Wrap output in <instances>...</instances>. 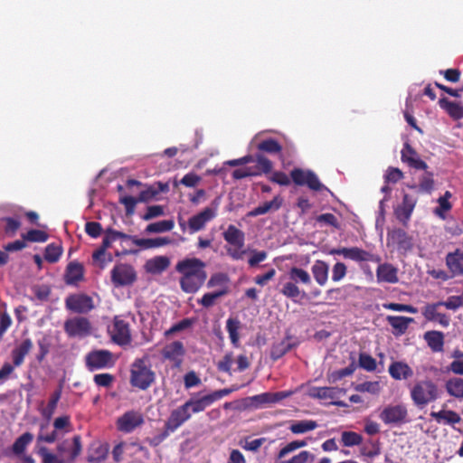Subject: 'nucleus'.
I'll return each instance as SVG.
<instances>
[{
  "label": "nucleus",
  "mask_w": 463,
  "mask_h": 463,
  "mask_svg": "<svg viewBox=\"0 0 463 463\" xmlns=\"http://www.w3.org/2000/svg\"><path fill=\"white\" fill-rule=\"evenodd\" d=\"M206 263L197 258H185L175 265V270L181 274V289L188 294L197 292L207 279Z\"/></svg>",
  "instance_id": "nucleus-1"
},
{
  "label": "nucleus",
  "mask_w": 463,
  "mask_h": 463,
  "mask_svg": "<svg viewBox=\"0 0 463 463\" xmlns=\"http://www.w3.org/2000/svg\"><path fill=\"white\" fill-rule=\"evenodd\" d=\"M440 396L437 383L430 379L417 381L410 389V397L414 406L419 409L436 402Z\"/></svg>",
  "instance_id": "nucleus-2"
},
{
  "label": "nucleus",
  "mask_w": 463,
  "mask_h": 463,
  "mask_svg": "<svg viewBox=\"0 0 463 463\" xmlns=\"http://www.w3.org/2000/svg\"><path fill=\"white\" fill-rule=\"evenodd\" d=\"M156 381V373L147 364L146 358H137L131 364L130 384L142 391L147 390Z\"/></svg>",
  "instance_id": "nucleus-3"
},
{
  "label": "nucleus",
  "mask_w": 463,
  "mask_h": 463,
  "mask_svg": "<svg viewBox=\"0 0 463 463\" xmlns=\"http://www.w3.org/2000/svg\"><path fill=\"white\" fill-rule=\"evenodd\" d=\"M289 281L286 282L280 292L287 298L295 300L298 297L305 298L306 293L301 291L298 284L301 285H311L312 279L309 273L298 267H292L288 272Z\"/></svg>",
  "instance_id": "nucleus-4"
},
{
  "label": "nucleus",
  "mask_w": 463,
  "mask_h": 463,
  "mask_svg": "<svg viewBox=\"0 0 463 463\" xmlns=\"http://www.w3.org/2000/svg\"><path fill=\"white\" fill-rule=\"evenodd\" d=\"M222 237L228 243V246H225L227 254L235 260L242 259L245 253L243 250L245 245L244 232L235 225L230 224L226 231L222 232Z\"/></svg>",
  "instance_id": "nucleus-5"
},
{
  "label": "nucleus",
  "mask_w": 463,
  "mask_h": 463,
  "mask_svg": "<svg viewBox=\"0 0 463 463\" xmlns=\"http://www.w3.org/2000/svg\"><path fill=\"white\" fill-rule=\"evenodd\" d=\"M273 164L265 155L256 154V165L254 166H246L235 169L232 172V177L236 180L246 177L260 176L271 173Z\"/></svg>",
  "instance_id": "nucleus-6"
},
{
  "label": "nucleus",
  "mask_w": 463,
  "mask_h": 463,
  "mask_svg": "<svg viewBox=\"0 0 463 463\" xmlns=\"http://www.w3.org/2000/svg\"><path fill=\"white\" fill-rule=\"evenodd\" d=\"M114 364L113 354L109 350H92L85 355V365L90 372L110 368Z\"/></svg>",
  "instance_id": "nucleus-7"
},
{
  "label": "nucleus",
  "mask_w": 463,
  "mask_h": 463,
  "mask_svg": "<svg viewBox=\"0 0 463 463\" xmlns=\"http://www.w3.org/2000/svg\"><path fill=\"white\" fill-rule=\"evenodd\" d=\"M379 418L386 425H402L409 421L405 404H390L383 409Z\"/></svg>",
  "instance_id": "nucleus-8"
},
{
  "label": "nucleus",
  "mask_w": 463,
  "mask_h": 463,
  "mask_svg": "<svg viewBox=\"0 0 463 463\" xmlns=\"http://www.w3.org/2000/svg\"><path fill=\"white\" fill-rule=\"evenodd\" d=\"M290 177L297 185H307L313 191H321L326 189L319 181L317 175L311 170H303L301 168H294L290 172Z\"/></svg>",
  "instance_id": "nucleus-9"
},
{
  "label": "nucleus",
  "mask_w": 463,
  "mask_h": 463,
  "mask_svg": "<svg viewBox=\"0 0 463 463\" xmlns=\"http://www.w3.org/2000/svg\"><path fill=\"white\" fill-rule=\"evenodd\" d=\"M63 328L69 337L83 338L91 333V324L84 317H75L67 319L64 322Z\"/></svg>",
  "instance_id": "nucleus-10"
},
{
  "label": "nucleus",
  "mask_w": 463,
  "mask_h": 463,
  "mask_svg": "<svg viewBox=\"0 0 463 463\" xmlns=\"http://www.w3.org/2000/svg\"><path fill=\"white\" fill-rule=\"evenodd\" d=\"M109 334L111 340L120 346H125L131 343L129 324L118 316L114 317L112 326L109 328Z\"/></svg>",
  "instance_id": "nucleus-11"
},
{
  "label": "nucleus",
  "mask_w": 463,
  "mask_h": 463,
  "mask_svg": "<svg viewBox=\"0 0 463 463\" xmlns=\"http://www.w3.org/2000/svg\"><path fill=\"white\" fill-rule=\"evenodd\" d=\"M48 427L47 423L40 425V430L37 435V443H53L58 439V430H65L71 427V418L68 415L58 417L53 421L54 430L51 433H44L43 430Z\"/></svg>",
  "instance_id": "nucleus-12"
},
{
  "label": "nucleus",
  "mask_w": 463,
  "mask_h": 463,
  "mask_svg": "<svg viewBox=\"0 0 463 463\" xmlns=\"http://www.w3.org/2000/svg\"><path fill=\"white\" fill-rule=\"evenodd\" d=\"M137 279L134 268L127 263H119L111 270V281L116 287L133 284Z\"/></svg>",
  "instance_id": "nucleus-13"
},
{
  "label": "nucleus",
  "mask_w": 463,
  "mask_h": 463,
  "mask_svg": "<svg viewBox=\"0 0 463 463\" xmlns=\"http://www.w3.org/2000/svg\"><path fill=\"white\" fill-rule=\"evenodd\" d=\"M387 245H393L397 250L405 254L413 248V239L401 228L393 229L387 233Z\"/></svg>",
  "instance_id": "nucleus-14"
},
{
  "label": "nucleus",
  "mask_w": 463,
  "mask_h": 463,
  "mask_svg": "<svg viewBox=\"0 0 463 463\" xmlns=\"http://www.w3.org/2000/svg\"><path fill=\"white\" fill-rule=\"evenodd\" d=\"M65 307L78 314H87L94 308L92 298L86 294H71L65 299Z\"/></svg>",
  "instance_id": "nucleus-15"
},
{
  "label": "nucleus",
  "mask_w": 463,
  "mask_h": 463,
  "mask_svg": "<svg viewBox=\"0 0 463 463\" xmlns=\"http://www.w3.org/2000/svg\"><path fill=\"white\" fill-rule=\"evenodd\" d=\"M143 414L137 411H128L117 420V428L119 431L130 433L144 424Z\"/></svg>",
  "instance_id": "nucleus-16"
},
{
  "label": "nucleus",
  "mask_w": 463,
  "mask_h": 463,
  "mask_svg": "<svg viewBox=\"0 0 463 463\" xmlns=\"http://www.w3.org/2000/svg\"><path fill=\"white\" fill-rule=\"evenodd\" d=\"M217 215V205L206 207L199 213L189 218L187 226L190 233L197 232L205 227V224L214 219Z\"/></svg>",
  "instance_id": "nucleus-17"
},
{
  "label": "nucleus",
  "mask_w": 463,
  "mask_h": 463,
  "mask_svg": "<svg viewBox=\"0 0 463 463\" xmlns=\"http://www.w3.org/2000/svg\"><path fill=\"white\" fill-rule=\"evenodd\" d=\"M340 393H345V389L337 388V387H315L312 389L310 395L313 398L326 400L330 399L333 400L330 404L335 405L338 407H348V404L343 401H336L335 399L338 397Z\"/></svg>",
  "instance_id": "nucleus-18"
},
{
  "label": "nucleus",
  "mask_w": 463,
  "mask_h": 463,
  "mask_svg": "<svg viewBox=\"0 0 463 463\" xmlns=\"http://www.w3.org/2000/svg\"><path fill=\"white\" fill-rule=\"evenodd\" d=\"M191 419V411H188L182 404L170 412L164 427L170 432H175L184 422Z\"/></svg>",
  "instance_id": "nucleus-19"
},
{
  "label": "nucleus",
  "mask_w": 463,
  "mask_h": 463,
  "mask_svg": "<svg viewBox=\"0 0 463 463\" xmlns=\"http://www.w3.org/2000/svg\"><path fill=\"white\" fill-rule=\"evenodd\" d=\"M439 307H441L440 302L426 304L421 311L422 316L427 321L437 322L443 327H448L450 317L445 313L439 312Z\"/></svg>",
  "instance_id": "nucleus-20"
},
{
  "label": "nucleus",
  "mask_w": 463,
  "mask_h": 463,
  "mask_svg": "<svg viewBox=\"0 0 463 463\" xmlns=\"http://www.w3.org/2000/svg\"><path fill=\"white\" fill-rule=\"evenodd\" d=\"M401 158L403 163H406L410 167L417 170H426L429 168L426 162L421 160L416 150L408 143H404L401 151Z\"/></svg>",
  "instance_id": "nucleus-21"
},
{
  "label": "nucleus",
  "mask_w": 463,
  "mask_h": 463,
  "mask_svg": "<svg viewBox=\"0 0 463 463\" xmlns=\"http://www.w3.org/2000/svg\"><path fill=\"white\" fill-rule=\"evenodd\" d=\"M184 354V346L181 341H174L166 345L162 350L163 357L173 362L175 367L182 364Z\"/></svg>",
  "instance_id": "nucleus-22"
},
{
  "label": "nucleus",
  "mask_w": 463,
  "mask_h": 463,
  "mask_svg": "<svg viewBox=\"0 0 463 463\" xmlns=\"http://www.w3.org/2000/svg\"><path fill=\"white\" fill-rule=\"evenodd\" d=\"M445 260L451 277L463 276V250L457 249L449 252Z\"/></svg>",
  "instance_id": "nucleus-23"
},
{
  "label": "nucleus",
  "mask_w": 463,
  "mask_h": 463,
  "mask_svg": "<svg viewBox=\"0 0 463 463\" xmlns=\"http://www.w3.org/2000/svg\"><path fill=\"white\" fill-rule=\"evenodd\" d=\"M388 373L395 381L408 380L413 375L412 368L402 361L392 362L389 365Z\"/></svg>",
  "instance_id": "nucleus-24"
},
{
  "label": "nucleus",
  "mask_w": 463,
  "mask_h": 463,
  "mask_svg": "<svg viewBox=\"0 0 463 463\" xmlns=\"http://www.w3.org/2000/svg\"><path fill=\"white\" fill-rule=\"evenodd\" d=\"M84 279L83 265L78 261L70 262L65 269L64 281L67 285H77Z\"/></svg>",
  "instance_id": "nucleus-25"
},
{
  "label": "nucleus",
  "mask_w": 463,
  "mask_h": 463,
  "mask_svg": "<svg viewBox=\"0 0 463 463\" xmlns=\"http://www.w3.org/2000/svg\"><path fill=\"white\" fill-rule=\"evenodd\" d=\"M376 278L378 282L395 284L399 281L398 269L390 263L379 264Z\"/></svg>",
  "instance_id": "nucleus-26"
},
{
  "label": "nucleus",
  "mask_w": 463,
  "mask_h": 463,
  "mask_svg": "<svg viewBox=\"0 0 463 463\" xmlns=\"http://www.w3.org/2000/svg\"><path fill=\"white\" fill-rule=\"evenodd\" d=\"M350 259L352 260L362 262H374V263H380L381 262V257L377 254H373L372 252H369L367 250H364L358 247H352L347 248V253L346 258Z\"/></svg>",
  "instance_id": "nucleus-27"
},
{
  "label": "nucleus",
  "mask_w": 463,
  "mask_h": 463,
  "mask_svg": "<svg viewBox=\"0 0 463 463\" xmlns=\"http://www.w3.org/2000/svg\"><path fill=\"white\" fill-rule=\"evenodd\" d=\"M212 404L213 402L209 394H205L201 397L192 396L183 405L188 411H191L192 415L203 411Z\"/></svg>",
  "instance_id": "nucleus-28"
},
{
  "label": "nucleus",
  "mask_w": 463,
  "mask_h": 463,
  "mask_svg": "<svg viewBox=\"0 0 463 463\" xmlns=\"http://www.w3.org/2000/svg\"><path fill=\"white\" fill-rule=\"evenodd\" d=\"M283 203V199L277 195L271 201L265 202L264 203L259 205L258 207L252 209L247 213L248 217H256L259 215L266 214L269 212L278 211Z\"/></svg>",
  "instance_id": "nucleus-29"
},
{
  "label": "nucleus",
  "mask_w": 463,
  "mask_h": 463,
  "mask_svg": "<svg viewBox=\"0 0 463 463\" xmlns=\"http://www.w3.org/2000/svg\"><path fill=\"white\" fill-rule=\"evenodd\" d=\"M33 341L30 338H25L22 343L12 351V359L14 366H20L24 364L25 356L30 353L33 348Z\"/></svg>",
  "instance_id": "nucleus-30"
},
{
  "label": "nucleus",
  "mask_w": 463,
  "mask_h": 463,
  "mask_svg": "<svg viewBox=\"0 0 463 463\" xmlns=\"http://www.w3.org/2000/svg\"><path fill=\"white\" fill-rule=\"evenodd\" d=\"M257 149L259 151L257 154L264 155V153H267L269 155H279V158L283 160V156L281 154L282 146L275 138L269 137L261 140L258 143Z\"/></svg>",
  "instance_id": "nucleus-31"
},
{
  "label": "nucleus",
  "mask_w": 463,
  "mask_h": 463,
  "mask_svg": "<svg viewBox=\"0 0 463 463\" xmlns=\"http://www.w3.org/2000/svg\"><path fill=\"white\" fill-rule=\"evenodd\" d=\"M386 319L389 325L395 330L393 332L395 335L405 334L409 326L414 322L412 317L402 316H388Z\"/></svg>",
  "instance_id": "nucleus-32"
},
{
  "label": "nucleus",
  "mask_w": 463,
  "mask_h": 463,
  "mask_svg": "<svg viewBox=\"0 0 463 463\" xmlns=\"http://www.w3.org/2000/svg\"><path fill=\"white\" fill-rule=\"evenodd\" d=\"M328 264L321 260H317L311 267V272L319 286H325L328 279Z\"/></svg>",
  "instance_id": "nucleus-33"
},
{
  "label": "nucleus",
  "mask_w": 463,
  "mask_h": 463,
  "mask_svg": "<svg viewBox=\"0 0 463 463\" xmlns=\"http://www.w3.org/2000/svg\"><path fill=\"white\" fill-rule=\"evenodd\" d=\"M430 417L438 423L454 425L461 421L459 414L451 410H441L439 411H431Z\"/></svg>",
  "instance_id": "nucleus-34"
},
{
  "label": "nucleus",
  "mask_w": 463,
  "mask_h": 463,
  "mask_svg": "<svg viewBox=\"0 0 463 463\" xmlns=\"http://www.w3.org/2000/svg\"><path fill=\"white\" fill-rule=\"evenodd\" d=\"M170 265V260L165 256H157L148 260L145 264V269L148 273L160 274Z\"/></svg>",
  "instance_id": "nucleus-35"
},
{
  "label": "nucleus",
  "mask_w": 463,
  "mask_h": 463,
  "mask_svg": "<svg viewBox=\"0 0 463 463\" xmlns=\"http://www.w3.org/2000/svg\"><path fill=\"white\" fill-rule=\"evenodd\" d=\"M439 105L453 119L458 120L463 118V106L459 103L450 101L444 97L439 99Z\"/></svg>",
  "instance_id": "nucleus-36"
},
{
  "label": "nucleus",
  "mask_w": 463,
  "mask_h": 463,
  "mask_svg": "<svg viewBox=\"0 0 463 463\" xmlns=\"http://www.w3.org/2000/svg\"><path fill=\"white\" fill-rule=\"evenodd\" d=\"M108 453L107 444L93 443L89 449L87 460L90 463H100L106 459Z\"/></svg>",
  "instance_id": "nucleus-37"
},
{
  "label": "nucleus",
  "mask_w": 463,
  "mask_h": 463,
  "mask_svg": "<svg viewBox=\"0 0 463 463\" xmlns=\"http://www.w3.org/2000/svg\"><path fill=\"white\" fill-rule=\"evenodd\" d=\"M424 340L433 352H441L444 346V334L440 331H428L424 334Z\"/></svg>",
  "instance_id": "nucleus-38"
},
{
  "label": "nucleus",
  "mask_w": 463,
  "mask_h": 463,
  "mask_svg": "<svg viewBox=\"0 0 463 463\" xmlns=\"http://www.w3.org/2000/svg\"><path fill=\"white\" fill-rule=\"evenodd\" d=\"M229 293V288L224 287L217 291L207 292L203 297L197 299V303L205 308H210L214 306L219 298L226 296Z\"/></svg>",
  "instance_id": "nucleus-39"
},
{
  "label": "nucleus",
  "mask_w": 463,
  "mask_h": 463,
  "mask_svg": "<svg viewBox=\"0 0 463 463\" xmlns=\"http://www.w3.org/2000/svg\"><path fill=\"white\" fill-rule=\"evenodd\" d=\"M33 440V435L26 431L19 436L12 445V452L19 457L24 454L27 446Z\"/></svg>",
  "instance_id": "nucleus-40"
},
{
  "label": "nucleus",
  "mask_w": 463,
  "mask_h": 463,
  "mask_svg": "<svg viewBox=\"0 0 463 463\" xmlns=\"http://www.w3.org/2000/svg\"><path fill=\"white\" fill-rule=\"evenodd\" d=\"M416 205V199L408 194H404L402 205L400 206L397 215L399 218L408 221Z\"/></svg>",
  "instance_id": "nucleus-41"
},
{
  "label": "nucleus",
  "mask_w": 463,
  "mask_h": 463,
  "mask_svg": "<svg viewBox=\"0 0 463 463\" xmlns=\"http://www.w3.org/2000/svg\"><path fill=\"white\" fill-rule=\"evenodd\" d=\"M62 387L60 385L51 395L48 404L41 411L43 418L51 420L61 397Z\"/></svg>",
  "instance_id": "nucleus-42"
},
{
  "label": "nucleus",
  "mask_w": 463,
  "mask_h": 463,
  "mask_svg": "<svg viewBox=\"0 0 463 463\" xmlns=\"http://www.w3.org/2000/svg\"><path fill=\"white\" fill-rule=\"evenodd\" d=\"M171 242L172 240L168 237L135 240V245L139 246L143 249L159 248L165 245H168Z\"/></svg>",
  "instance_id": "nucleus-43"
},
{
  "label": "nucleus",
  "mask_w": 463,
  "mask_h": 463,
  "mask_svg": "<svg viewBox=\"0 0 463 463\" xmlns=\"http://www.w3.org/2000/svg\"><path fill=\"white\" fill-rule=\"evenodd\" d=\"M317 423L316 420H296L292 422L289 426V430L294 434H303L311 430H314L317 428Z\"/></svg>",
  "instance_id": "nucleus-44"
},
{
  "label": "nucleus",
  "mask_w": 463,
  "mask_h": 463,
  "mask_svg": "<svg viewBox=\"0 0 463 463\" xmlns=\"http://www.w3.org/2000/svg\"><path fill=\"white\" fill-rule=\"evenodd\" d=\"M241 323L237 318H228L226 321V329L233 346L238 347L240 343L239 329Z\"/></svg>",
  "instance_id": "nucleus-45"
},
{
  "label": "nucleus",
  "mask_w": 463,
  "mask_h": 463,
  "mask_svg": "<svg viewBox=\"0 0 463 463\" xmlns=\"http://www.w3.org/2000/svg\"><path fill=\"white\" fill-rule=\"evenodd\" d=\"M446 390L450 396L463 399V378H452L446 383Z\"/></svg>",
  "instance_id": "nucleus-46"
},
{
  "label": "nucleus",
  "mask_w": 463,
  "mask_h": 463,
  "mask_svg": "<svg viewBox=\"0 0 463 463\" xmlns=\"http://www.w3.org/2000/svg\"><path fill=\"white\" fill-rule=\"evenodd\" d=\"M175 226L173 220H163L148 224L146 228L147 233H159L171 231Z\"/></svg>",
  "instance_id": "nucleus-47"
},
{
  "label": "nucleus",
  "mask_w": 463,
  "mask_h": 463,
  "mask_svg": "<svg viewBox=\"0 0 463 463\" xmlns=\"http://www.w3.org/2000/svg\"><path fill=\"white\" fill-rule=\"evenodd\" d=\"M423 171L424 174L420 177L419 189L420 192L430 194L435 185L434 174L427 169Z\"/></svg>",
  "instance_id": "nucleus-48"
},
{
  "label": "nucleus",
  "mask_w": 463,
  "mask_h": 463,
  "mask_svg": "<svg viewBox=\"0 0 463 463\" xmlns=\"http://www.w3.org/2000/svg\"><path fill=\"white\" fill-rule=\"evenodd\" d=\"M291 344L288 343V341L287 340H283L279 343L274 344L270 349V358L273 361L280 359L291 349Z\"/></svg>",
  "instance_id": "nucleus-49"
},
{
  "label": "nucleus",
  "mask_w": 463,
  "mask_h": 463,
  "mask_svg": "<svg viewBox=\"0 0 463 463\" xmlns=\"http://www.w3.org/2000/svg\"><path fill=\"white\" fill-rule=\"evenodd\" d=\"M341 442L345 447L358 446L363 442V436L354 431L345 430L341 433Z\"/></svg>",
  "instance_id": "nucleus-50"
},
{
  "label": "nucleus",
  "mask_w": 463,
  "mask_h": 463,
  "mask_svg": "<svg viewBox=\"0 0 463 463\" xmlns=\"http://www.w3.org/2000/svg\"><path fill=\"white\" fill-rule=\"evenodd\" d=\"M62 253L61 245L51 243L45 248L44 259L50 263H55L59 260Z\"/></svg>",
  "instance_id": "nucleus-51"
},
{
  "label": "nucleus",
  "mask_w": 463,
  "mask_h": 463,
  "mask_svg": "<svg viewBox=\"0 0 463 463\" xmlns=\"http://www.w3.org/2000/svg\"><path fill=\"white\" fill-rule=\"evenodd\" d=\"M230 282V278L226 273L217 272L213 274L207 281V288H214L220 286L222 288L227 287Z\"/></svg>",
  "instance_id": "nucleus-52"
},
{
  "label": "nucleus",
  "mask_w": 463,
  "mask_h": 463,
  "mask_svg": "<svg viewBox=\"0 0 463 463\" xmlns=\"http://www.w3.org/2000/svg\"><path fill=\"white\" fill-rule=\"evenodd\" d=\"M354 390L359 392H368L376 395L381 392V385L378 381H368L356 384Z\"/></svg>",
  "instance_id": "nucleus-53"
},
{
  "label": "nucleus",
  "mask_w": 463,
  "mask_h": 463,
  "mask_svg": "<svg viewBox=\"0 0 463 463\" xmlns=\"http://www.w3.org/2000/svg\"><path fill=\"white\" fill-rule=\"evenodd\" d=\"M115 380V376L109 373H97L93 376V382L99 387L110 388Z\"/></svg>",
  "instance_id": "nucleus-54"
},
{
  "label": "nucleus",
  "mask_w": 463,
  "mask_h": 463,
  "mask_svg": "<svg viewBox=\"0 0 463 463\" xmlns=\"http://www.w3.org/2000/svg\"><path fill=\"white\" fill-rule=\"evenodd\" d=\"M359 366L367 372H374L377 367L376 360L366 353H361L358 359Z\"/></svg>",
  "instance_id": "nucleus-55"
},
{
  "label": "nucleus",
  "mask_w": 463,
  "mask_h": 463,
  "mask_svg": "<svg viewBox=\"0 0 463 463\" xmlns=\"http://www.w3.org/2000/svg\"><path fill=\"white\" fill-rule=\"evenodd\" d=\"M454 360L449 365V369L458 375H463V352L460 350H455L452 354Z\"/></svg>",
  "instance_id": "nucleus-56"
},
{
  "label": "nucleus",
  "mask_w": 463,
  "mask_h": 463,
  "mask_svg": "<svg viewBox=\"0 0 463 463\" xmlns=\"http://www.w3.org/2000/svg\"><path fill=\"white\" fill-rule=\"evenodd\" d=\"M48 234L41 230H30L27 233L23 235L24 241L32 242H44L48 240Z\"/></svg>",
  "instance_id": "nucleus-57"
},
{
  "label": "nucleus",
  "mask_w": 463,
  "mask_h": 463,
  "mask_svg": "<svg viewBox=\"0 0 463 463\" xmlns=\"http://www.w3.org/2000/svg\"><path fill=\"white\" fill-rule=\"evenodd\" d=\"M445 231L451 236H459L463 233V222L451 218L447 222Z\"/></svg>",
  "instance_id": "nucleus-58"
},
{
  "label": "nucleus",
  "mask_w": 463,
  "mask_h": 463,
  "mask_svg": "<svg viewBox=\"0 0 463 463\" xmlns=\"http://www.w3.org/2000/svg\"><path fill=\"white\" fill-rule=\"evenodd\" d=\"M2 222H5L4 231L9 237L14 236L21 226L20 221L12 217H5L2 219Z\"/></svg>",
  "instance_id": "nucleus-59"
},
{
  "label": "nucleus",
  "mask_w": 463,
  "mask_h": 463,
  "mask_svg": "<svg viewBox=\"0 0 463 463\" xmlns=\"http://www.w3.org/2000/svg\"><path fill=\"white\" fill-rule=\"evenodd\" d=\"M36 442V453L42 458V463H55L56 455L51 453L49 449Z\"/></svg>",
  "instance_id": "nucleus-60"
},
{
  "label": "nucleus",
  "mask_w": 463,
  "mask_h": 463,
  "mask_svg": "<svg viewBox=\"0 0 463 463\" xmlns=\"http://www.w3.org/2000/svg\"><path fill=\"white\" fill-rule=\"evenodd\" d=\"M317 222L318 223H324L326 225L334 227L335 229H340V223L337 218L333 213H322L317 217Z\"/></svg>",
  "instance_id": "nucleus-61"
},
{
  "label": "nucleus",
  "mask_w": 463,
  "mask_h": 463,
  "mask_svg": "<svg viewBox=\"0 0 463 463\" xmlns=\"http://www.w3.org/2000/svg\"><path fill=\"white\" fill-rule=\"evenodd\" d=\"M347 272V268L343 262H336L332 269V280L338 282L343 279Z\"/></svg>",
  "instance_id": "nucleus-62"
},
{
  "label": "nucleus",
  "mask_w": 463,
  "mask_h": 463,
  "mask_svg": "<svg viewBox=\"0 0 463 463\" xmlns=\"http://www.w3.org/2000/svg\"><path fill=\"white\" fill-rule=\"evenodd\" d=\"M85 232L89 236L98 238L102 233V226L97 222H88L85 225Z\"/></svg>",
  "instance_id": "nucleus-63"
},
{
  "label": "nucleus",
  "mask_w": 463,
  "mask_h": 463,
  "mask_svg": "<svg viewBox=\"0 0 463 463\" xmlns=\"http://www.w3.org/2000/svg\"><path fill=\"white\" fill-rule=\"evenodd\" d=\"M315 456L309 451L304 450L298 455L292 457L289 460L285 463H307L308 460H314Z\"/></svg>",
  "instance_id": "nucleus-64"
}]
</instances>
